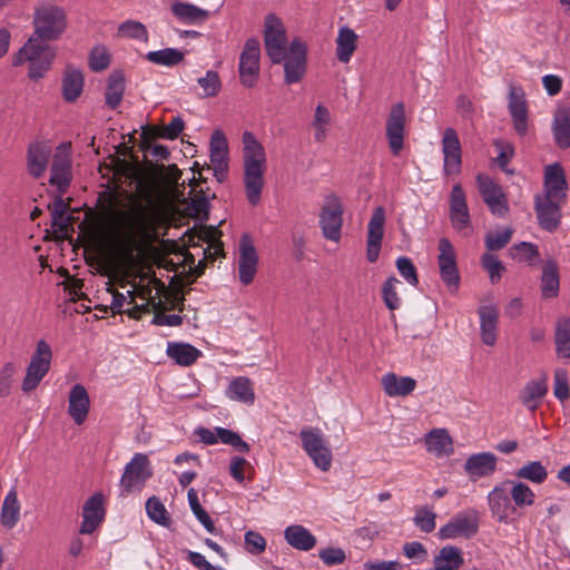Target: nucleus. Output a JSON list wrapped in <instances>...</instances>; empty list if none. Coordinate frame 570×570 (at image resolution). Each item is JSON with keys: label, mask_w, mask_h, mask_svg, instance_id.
Instances as JSON below:
<instances>
[{"label": "nucleus", "mask_w": 570, "mask_h": 570, "mask_svg": "<svg viewBox=\"0 0 570 570\" xmlns=\"http://www.w3.org/2000/svg\"><path fill=\"white\" fill-rule=\"evenodd\" d=\"M118 36L145 42L148 40V32L145 24L136 20H127L120 23L118 27Z\"/></svg>", "instance_id": "50"}, {"label": "nucleus", "mask_w": 570, "mask_h": 570, "mask_svg": "<svg viewBox=\"0 0 570 570\" xmlns=\"http://www.w3.org/2000/svg\"><path fill=\"white\" fill-rule=\"evenodd\" d=\"M553 393H554V396L560 401H564L570 397V389H569V384H568V373L566 370L557 368L554 371Z\"/></svg>", "instance_id": "61"}, {"label": "nucleus", "mask_w": 570, "mask_h": 570, "mask_svg": "<svg viewBox=\"0 0 570 570\" xmlns=\"http://www.w3.org/2000/svg\"><path fill=\"white\" fill-rule=\"evenodd\" d=\"M146 512L149 519L159 525L168 528L171 523L169 513L157 497H151L147 500Z\"/></svg>", "instance_id": "49"}, {"label": "nucleus", "mask_w": 570, "mask_h": 570, "mask_svg": "<svg viewBox=\"0 0 570 570\" xmlns=\"http://www.w3.org/2000/svg\"><path fill=\"white\" fill-rule=\"evenodd\" d=\"M166 353L180 366H190L202 356V352L191 344L178 342H169Z\"/></svg>", "instance_id": "36"}, {"label": "nucleus", "mask_w": 570, "mask_h": 570, "mask_svg": "<svg viewBox=\"0 0 570 570\" xmlns=\"http://www.w3.org/2000/svg\"><path fill=\"white\" fill-rule=\"evenodd\" d=\"M302 448L321 471L326 472L332 466V451L318 428H304L299 432Z\"/></svg>", "instance_id": "5"}, {"label": "nucleus", "mask_w": 570, "mask_h": 570, "mask_svg": "<svg viewBox=\"0 0 570 570\" xmlns=\"http://www.w3.org/2000/svg\"><path fill=\"white\" fill-rule=\"evenodd\" d=\"M197 82L202 87L205 98L217 96L222 89L219 75L214 70H208L204 77L197 79Z\"/></svg>", "instance_id": "55"}, {"label": "nucleus", "mask_w": 570, "mask_h": 570, "mask_svg": "<svg viewBox=\"0 0 570 570\" xmlns=\"http://www.w3.org/2000/svg\"><path fill=\"white\" fill-rule=\"evenodd\" d=\"M481 265L483 269L488 272L492 284H497L505 272V267L502 262L495 255L490 253H485L481 256Z\"/></svg>", "instance_id": "51"}, {"label": "nucleus", "mask_w": 570, "mask_h": 570, "mask_svg": "<svg viewBox=\"0 0 570 570\" xmlns=\"http://www.w3.org/2000/svg\"><path fill=\"white\" fill-rule=\"evenodd\" d=\"M104 495L98 492L91 495L83 504L82 523L79 532L82 534L92 533L104 521Z\"/></svg>", "instance_id": "25"}, {"label": "nucleus", "mask_w": 570, "mask_h": 570, "mask_svg": "<svg viewBox=\"0 0 570 570\" xmlns=\"http://www.w3.org/2000/svg\"><path fill=\"white\" fill-rule=\"evenodd\" d=\"M513 229L505 227L501 232L488 233L484 237V244L489 252H497L504 248L511 240Z\"/></svg>", "instance_id": "52"}, {"label": "nucleus", "mask_w": 570, "mask_h": 570, "mask_svg": "<svg viewBox=\"0 0 570 570\" xmlns=\"http://www.w3.org/2000/svg\"><path fill=\"white\" fill-rule=\"evenodd\" d=\"M51 156V146L43 140H36L29 144L26 154V167L33 179H40L48 167Z\"/></svg>", "instance_id": "18"}, {"label": "nucleus", "mask_w": 570, "mask_h": 570, "mask_svg": "<svg viewBox=\"0 0 570 570\" xmlns=\"http://www.w3.org/2000/svg\"><path fill=\"white\" fill-rule=\"evenodd\" d=\"M343 205L340 198L331 194L326 196L320 213V227L324 238L338 242L343 226Z\"/></svg>", "instance_id": "9"}, {"label": "nucleus", "mask_w": 570, "mask_h": 570, "mask_svg": "<svg viewBox=\"0 0 570 570\" xmlns=\"http://www.w3.org/2000/svg\"><path fill=\"white\" fill-rule=\"evenodd\" d=\"M554 344L557 355L570 360V317L558 320L554 330Z\"/></svg>", "instance_id": "41"}, {"label": "nucleus", "mask_w": 570, "mask_h": 570, "mask_svg": "<svg viewBox=\"0 0 570 570\" xmlns=\"http://www.w3.org/2000/svg\"><path fill=\"white\" fill-rule=\"evenodd\" d=\"M358 36L347 26L338 29L336 37V58L340 62L347 63L357 48Z\"/></svg>", "instance_id": "31"}, {"label": "nucleus", "mask_w": 570, "mask_h": 570, "mask_svg": "<svg viewBox=\"0 0 570 570\" xmlns=\"http://www.w3.org/2000/svg\"><path fill=\"white\" fill-rule=\"evenodd\" d=\"M382 385L385 394L391 397L407 396L414 391L416 381L410 376L399 377L391 372L382 376Z\"/></svg>", "instance_id": "30"}, {"label": "nucleus", "mask_w": 570, "mask_h": 570, "mask_svg": "<svg viewBox=\"0 0 570 570\" xmlns=\"http://www.w3.org/2000/svg\"><path fill=\"white\" fill-rule=\"evenodd\" d=\"M450 220L454 229L463 230L470 227V214L465 194L460 184L452 187L450 194Z\"/></svg>", "instance_id": "24"}, {"label": "nucleus", "mask_w": 570, "mask_h": 570, "mask_svg": "<svg viewBox=\"0 0 570 570\" xmlns=\"http://www.w3.org/2000/svg\"><path fill=\"white\" fill-rule=\"evenodd\" d=\"M20 502L16 488L6 495L0 513V522L6 529H13L20 519Z\"/></svg>", "instance_id": "38"}, {"label": "nucleus", "mask_w": 570, "mask_h": 570, "mask_svg": "<svg viewBox=\"0 0 570 570\" xmlns=\"http://www.w3.org/2000/svg\"><path fill=\"white\" fill-rule=\"evenodd\" d=\"M464 560L460 548L454 546H445L434 558V566L443 570H458L462 567Z\"/></svg>", "instance_id": "42"}, {"label": "nucleus", "mask_w": 570, "mask_h": 570, "mask_svg": "<svg viewBox=\"0 0 570 570\" xmlns=\"http://www.w3.org/2000/svg\"><path fill=\"white\" fill-rule=\"evenodd\" d=\"M488 504L492 515L500 522L507 523L510 515L515 512L508 484H504V481L497 484L488 494Z\"/></svg>", "instance_id": "23"}, {"label": "nucleus", "mask_w": 570, "mask_h": 570, "mask_svg": "<svg viewBox=\"0 0 570 570\" xmlns=\"http://www.w3.org/2000/svg\"><path fill=\"white\" fill-rule=\"evenodd\" d=\"M426 445L429 451H433L436 454H449L453 451L452 440L444 429H436L431 431L426 436Z\"/></svg>", "instance_id": "47"}, {"label": "nucleus", "mask_w": 570, "mask_h": 570, "mask_svg": "<svg viewBox=\"0 0 570 570\" xmlns=\"http://www.w3.org/2000/svg\"><path fill=\"white\" fill-rule=\"evenodd\" d=\"M56 58V49L50 45L39 41L37 38H29L27 42L14 55L13 65L29 63L28 77L31 80H39L51 69Z\"/></svg>", "instance_id": "3"}, {"label": "nucleus", "mask_w": 570, "mask_h": 570, "mask_svg": "<svg viewBox=\"0 0 570 570\" xmlns=\"http://www.w3.org/2000/svg\"><path fill=\"white\" fill-rule=\"evenodd\" d=\"M90 400L87 390L81 384H76L69 393L68 413L76 424H82L89 412Z\"/></svg>", "instance_id": "28"}, {"label": "nucleus", "mask_w": 570, "mask_h": 570, "mask_svg": "<svg viewBox=\"0 0 570 570\" xmlns=\"http://www.w3.org/2000/svg\"><path fill=\"white\" fill-rule=\"evenodd\" d=\"M284 62V81L287 85L301 81L306 71L307 46L299 38H294L286 51Z\"/></svg>", "instance_id": "13"}, {"label": "nucleus", "mask_w": 570, "mask_h": 570, "mask_svg": "<svg viewBox=\"0 0 570 570\" xmlns=\"http://www.w3.org/2000/svg\"><path fill=\"white\" fill-rule=\"evenodd\" d=\"M243 142L245 195L252 206H257L261 203L265 186L266 154L263 145L249 131L244 132Z\"/></svg>", "instance_id": "2"}, {"label": "nucleus", "mask_w": 570, "mask_h": 570, "mask_svg": "<svg viewBox=\"0 0 570 570\" xmlns=\"http://www.w3.org/2000/svg\"><path fill=\"white\" fill-rule=\"evenodd\" d=\"M173 14L181 22L188 24L202 23L209 18V12L193 3L175 1L171 7Z\"/></svg>", "instance_id": "35"}, {"label": "nucleus", "mask_w": 570, "mask_h": 570, "mask_svg": "<svg viewBox=\"0 0 570 570\" xmlns=\"http://www.w3.org/2000/svg\"><path fill=\"white\" fill-rule=\"evenodd\" d=\"M331 112L323 105H317L314 111L312 127L314 129V139L317 142L325 141L331 127Z\"/></svg>", "instance_id": "44"}, {"label": "nucleus", "mask_w": 570, "mask_h": 570, "mask_svg": "<svg viewBox=\"0 0 570 570\" xmlns=\"http://www.w3.org/2000/svg\"><path fill=\"white\" fill-rule=\"evenodd\" d=\"M286 542L301 551H309L316 546V538L299 524L288 525L284 531Z\"/></svg>", "instance_id": "34"}, {"label": "nucleus", "mask_w": 570, "mask_h": 570, "mask_svg": "<svg viewBox=\"0 0 570 570\" xmlns=\"http://www.w3.org/2000/svg\"><path fill=\"white\" fill-rule=\"evenodd\" d=\"M497 456L491 452L470 455L464 463V471L472 479L490 476L497 470Z\"/></svg>", "instance_id": "27"}, {"label": "nucleus", "mask_w": 570, "mask_h": 570, "mask_svg": "<svg viewBox=\"0 0 570 570\" xmlns=\"http://www.w3.org/2000/svg\"><path fill=\"white\" fill-rule=\"evenodd\" d=\"M258 256L248 235H243L239 243V281L243 285H249L257 272Z\"/></svg>", "instance_id": "22"}, {"label": "nucleus", "mask_w": 570, "mask_h": 570, "mask_svg": "<svg viewBox=\"0 0 570 570\" xmlns=\"http://www.w3.org/2000/svg\"><path fill=\"white\" fill-rule=\"evenodd\" d=\"M98 204L102 214L110 220L117 223L120 237L117 239V247L120 252H129L130 247L139 239H145L149 234V222L144 207H139L131 219L122 220L117 215L118 195L112 189H107L98 195Z\"/></svg>", "instance_id": "1"}, {"label": "nucleus", "mask_w": 570, "mask_h": 570, "mask_svg": "<svg viewBox=\"0 0 570 570\" xmlns=\"http://www.w3.org/2000/svg\"><path fill=\"white\" fill-rule=\"evenodd\" d=\"M436 513H434L429 507L423 505L416 509L413 522L414 524L425 533H431L435 529Z\"/></svg>", "instance_id": "53"}, {"label": "nucleus", "mask_w": 570, "mask_h": 570, "mask_svg": "<svg viewBox=\"0 0 570 570\" xmlns=\"http://www.w3.org/2000/svg\"><path fill=\"white\" fill-rule=\"evenodd\" d=\"M83 75L80 70L68 66L62 77V97L68 102H73L83 90Z\"/></svg>", "instance_id": "33"}, {"label": "nucleus", "mask_w": 570, "mask_h": 570, "mask_svg": "<svg viewBox=\"0 0 570 570\" xmlns=\"http://www.w3.org/2000/svg\"><path fill=\"white\" fill-rule=\"evenodd\" d=\"M512 249L517 252L515 256L520 261L528 262L530 265H533L539 258L538 246L532 243L521 242L515 244Z\"/></svg>", "instance_id": "62"}, {"label": "nucleus", "mask_w": 570, "mask_h": 570, "mask_svg": "<svg viewBox=\"0 0 570 570\" xmlns=\"http://www.w3.org/2000/svg\"><path fill=\"white\" fill-rule=\"evenodd\" d=\"M515 476L534 484H542L548 478V470L541 461H530L515 471Z\"/></svg>", "instance_id": "46"}, {"label": "nucleus", "mask_w": 570, "mask_h": 570, "mask_svg": "<svg viewBox=\"0 0 570 570\" xmlns=\"http://www.w3.org/2000/svg\"><path fill=\"white\" fill-rule=\"evenodd\" d=\"M71 142L59 144L52 157L49 184L56 187L60 195L65 194L72 180Z\"/></svg>", "instance_id": "7"}, {"label": "nucleus", "mask_w": 570, "mask_h": 570, "mask_svg": "<svg viewBox=\"0 0 570 570\" xmlns=\"http://www.w3.org/2000/svg\"><path fill=\"white\" fill-rule=\"evenodd\" d=\"M35 31L30 38L48 42L59 39L67 29V17L62 8L43 6L33 14Z\"/></svg>", "instance_id": "4"}, {"label": "nucleus", "mask_w": 570, "mask_h": 570, "mask_svg": "<svg viewBox=\"0 0 570 570\" xmlns=\"http://www.w3.org/2000/svg\"><path fill=\"white\" fill-rule=\"evenodd\" d=\"M478 314L481 340L485 345L493 346L497 342L499 312L494 305H481L478 308Z\"/></svg>", "instance_id": "29"}, {"label": "nucleus", "mask_w": 570, "mask_h": 570, "mask_svg": "<svg viewBox=\"0 0 570 570\" xmlns=\"http://www.w3.org/2000/svg\"><path fill=\"white\" fill-rule=\"evenodd\" d=\"M244 543L246 551L255 556L264 552L266 548L265 538L261 533L253 530H249L245 533Z\"/></svg>", "instance_id": "59"}, {"label": "nucleus", "mask_w": 570, "mask_h": 570, "mask_svg": "<svg viewBox=\"0 0 570 570\" xmlns=\"http://www.w3.org/2000/svg\"><path fill=\"white\" fill-rule=\"evenodd\" d=\"M51 358L52 351L50 345L45 340H40L27 366L26 376L21 385L23 392H31L39 385L50 370Z\"/></svg>", "instance_id": "8"}, {"label": "nucleus", "mask_w": 570, "mask_h": 570, "mask_svg": "<svg viewBox=\"0 0 570 570\" xmlns=\"http://www.w3.org/2000/svg\"><path fill=\"white\" fill-rule=\"evenodd\" d=\"M476 184L483 202L490 200L491 197L501 196V193H503L501 186L489 176L478 175Z\"/></svg>", "instance_id": "57"}, {"label": "nucleus", "mask_w": 570, "mask_h": 570, "mask_svg": "<svg viewBox=\"0 0 570 570\" xmlns=\"http://www.w3.org/2000/svg\"><path fill=\"white\" fill-rule=\"evenodd\" d=\"M187 499H188L190 510L193 511V513L197 518V520L204 525V528L209 533H215L216 532L215 524H214L213 520L210 519V517L208 515V513L206 512V510L202 507V504L198 500V494L194 488H190L188 490Z\"/></svg>", "instance_id": "48"}, {"label": "nucleus", "mask_w": 570, "mask_h": 570, "mask_svg": "<svg viewBox=\"0 0 570 570\" xmlns=\"http://www.w3.org/2000/svg\"><path fill=\"white\" fill-rule=\"evenodd\" d=\"M228 145L225 135L220 130H215L210 137V158L227 157Z\"/></svg>", "instance_id": "63"}, {"label": "nucleus", "mask_w": 570, "mask_h": 570, "mask_svg": "<svg viewBox=\"0 0 570 570\" xmlns=\"http://www.w3.org/2000/svg\"><path fill=\"white\" fill-rule=\"evenodd\" d=\"M396 268L402 277L412 286L419 284L417 271L413 262L405 256H401L396 259Z\"/></svg>", "instance_id": "58"}, {"label": "nucleus", "mask_w": 570, "mask_h": 570, "mask_svg": "<svg viewBox=\"0 0 570 570\" xmlns=\"http://www.w3.org/2000/svg\"><path fill=\"white\" fill-rule=\"evenodd\" d=\"M265 50L275 65L286 57L287 36L283 22L275 14H267L264 23Z\"/></svg>", "instance_id": "6"}, {"label": "nucleus", "mask_w": 570, "mask_h": 570, "mask_svg": "<svg viewBox=\"0 0 570 570\" xmlns=\"http://www.w3.org/2000/svg\"><path fill=\"white\" fill-rule=\"evenodd\" d=\"M439 250L438 262L441 278L451 292H455L460 285V274L451 242L448 238H441L439 240Z\"/></svg>", "instance_id": "16"}, {"label": "nucleus", "mask_w": 570, "mask_h": 570, "mask_svg": "<svg viewBox=\"0 0 570 570\" xmlns=\"http://www.w3.org/2000/svg\"><path fill=\"white\" fill-rule=\"evenodd\" d=\"M508 484L512 504L518 508L531 507L534 503L535 494L532 489L519 480H504Z\"/></svg>", "instance_id": "40"}, {"label": "nucleus", "mask_w": 570, "mask_h": 570, "mask_svg": "<svg viewBox=\"0 0 570 570\" xmlns=\"http://www.w3.org/2000/svg\"><path fill=\"white\" fill-rule=\"evenodd\" d=\"M405 124L404 104L397 102L392 106L386 119V138L394 156H397L404 147Z\"/></svg>", "instance_id": "14"}, {"label": "nucleus", "mask_w": 570, "mask_h": 570, "mask_svg": "<svg viewBox=\"0 0 570 570\" xmlns=\"http://www.w3.org/2000/svg\"><path fill=\"white\" fill-rule=\"evenodd\" d=\"M185 52L176 48H165L157 51H149L146 59L155 65L175 67L183 62Z\"/></svg>", "instance_id": "45"}, {"label": "nucleus", "mask_w": 570, "mask_h": 570, "mask_svg": "<svg viewBox=\"0 0 570 570\" xmlns=\"http://www.w3.org/2000/svg\"><path fill=\"white\" fill-rule=\"evenodd\" d=\"M508 109L511 116L513 128L519 136L528 132V105L524 90L521 87H510Z\"/></svg>", "instance_id": "19"}, {"label": "nucleus", "mask_w": 570, "mask_h": 570, "mask_svg": "<svg viewBox=\"0 0 570 570\" xmlns=\"http://www.w3.org/2000/svg\"><path fill=\"white\" fill-rule=\"evenodd\" d=\"M261 46L256 38H249L243 48L239 57V79L244 87L252 88L259 77Z\"/></svg>", "instance_id": "11"}, {"label": "nucleus", "mask_w": 570, "mask_h": 570, "mask_svg": "<svg viewBox=\"0 0 570 570\" xmlns=\"http://www.w3.org/2000/svg\"><path fill=\"white\" fill-rule=\"evenodd\" d=\"M560 286L559 268L556 261H548L542 268L541 293L543 298L558 296Z\"/></svg>", "instance_id": "39"}, {"label": "nucleus", "mask_w": 570, "mask_h": 570, "mask_svg": "<svg viewBox=\"0 0 570 570\" xmlns=\"http://www.w3.org/2000/svg\"><path fill=\"white\" fill-rule=\"evenodd\" d=\"M397 284H400V281L396 277L391 276L384 282L382 286L383 302L391 311L397 309L401 306V299L396 293Z\"/></svg>", "instance_id": "54"}, {"label": "nucleus", "mask_w": 570, "mask_h": 570, "mask_svg": "<svg viewBox=\"0 0 570 570\" xmlns=\"http://www.w3.org/2000/svg\"><path fill=\"white\" fill-rule=\"evenodd\" d=\"M479 513L474 509L460 512L439 529L438 535L442 540L464 538L471 539L479 531Z\"/></svg>", "instance_id": "10"}, {"label": "nucleus", "mask_w": 570, "mask_h": 570, "mask_svg": "<svg viewBox=\"0 0 570 570\" xmlns=\"http://www.w3.org/2000/svg\"><path fill=\"white\" fill-rule=\"evenodd\" d=\"M110 63V55L105 46H96L89 55V67L91 70L99 72L108 68Z\"/></svg>", "instance_id": "56"}, {"label": "nucleus", "mask_w": 570, "mask_h": 570, "mask_svg": "<svg viewBox=\"0 0 570 570\" xmlns=\"http://www.w3.org/2000/svg\"><path fill=\"white\" fill-rule=\"evenodd\" d=\"M385 219V209L382 206L374 208L367 224L366 258L370 263H375L380 256Z\"/></svg>", "instance_id": "17"}, {"label": "nucleus", "mask_w": 570, "mask_h": 570, "mask_svg": "<svg viewBox=\"0 0 570 570\" xmlns=\"http://www.w3.org/2000/svg\"><path fill=\"white\" fill-rule=\"evenodd\" d=\"M125 92V78L121 72H112L108 78V83L105 92L106 105L116 109L121 100Z\"/></svg>", "instance_id": "43"}, {"label": "nucleus", "mask_w": 570, "mask_h": 570, "mask_svg": "<svg viewBox=\"0 0 570 570\" xmlns=\"http://www.w3.org/2000/svg\"><path fill=\"white\" fill-rule=\"evenodd\" d=\"M443 171L445 176L459 175L462 165V148L455 129L449 127L442 137Z\"/></svg>", "instance_id": "15"}, {"label": "nucleus", "mask_w": 570, "mask_h": 570, "mask_svg": "<svg viewBox=\"0 0 570 570\" xmlns=\"http://www.w3.org/2000/svg\"><path fill=\"white\" fill-rule=\"evenodd\" d=\"M543 198L564 202L567 199L568 183L562 166L559 163L548 165L544 169Z\"/></svg>", "instance_id": "21"}, {"label": "nucleus", "mask_w": 570, "mask_h": 570, "mask_svg": "<svg viewBox=\"0 0 570 570\" xmlns=\"http://www.w3.org/2000/svg\"><path fill=\"white\" fill-rule=\"evenodd\" d=\"M556 199L543 198L541 195L534 197V209L539 226L547 232H554L561 222V204Z\"/></svg>", "instance_id": "20"}, {"label": "nucleus", "mask_w": 570, "mask_h": 570, "mask_svg": "<svg viewBox=\"0 0 570 570\" xmlns=\"http://www.w3.org/2000/svg\"><path fill=\"white\" fill-rule=\"evenodd\" d=\"M16 372L17 366L12 362H8L2 366L0 371V397H6L10 394Z\"/></svg>", "instance_id": "60"}, {"label": "nucleus", "mask_w": 570, "mask_h": 570, "mask_svg": "<svg viewBox=\"0 0 570 570\" xmlns=\"http://www.w3.org/2000/svg\"><path fill=\"white\" fill-rule=\"evenodd\" d=\"M320 558L326 566H336L345 561V552L341 548H326L320 551Z\"/></svg>", "instance_id": "64"}, {"label": "nucleus", "mask_w": 570, "mask_h": 570, "mask_svg": "<svg viewBox=\"0 0 570 570\" xmlns=\"http://www.w3.org/2000/svg\"><path fill=\"white\" fill-rule=\"evenodd\" d=\"M548 393V375L542 373L540 377L525 383L519 393L521 404L531 412H535L543 397Z\"/></svg>", "instance_id": "26"}, {"label": "nucleus", "mask_w": 570, "mask_h": 570, "mask_svg": "<svg viewBox=\"0 0 570 570\" xmlns=\"http://www.w3.org/2000/svg\"><path fill=\"white\" fill-rule=\"evenodd\" d=\"M226 396L232 401L253 404L255 402V392L253 383L248 377L238 376L234 379L226 389Z\"/></svg>", "instance_id": "37"}, {"label": "nucleus", "mask_w": 570, "mask_h": 570, "mask_svg": "<svg viewBox=\"0 0 570 570\" xmlns=\"http://www.w3.org/2000/svg\"><path fill=\"white\" fill-rule=\"evenodd\" d=\"M151 474L153 471L148 456L142 453H136L130 462L126 464L120 479L122 492L130 493L134 490H141Z\"/></svg>", "instance_id": "12"}, {"label": "nucleus", "mask_w": 570, "mask_h": 570, "mask_svg": "<svg viewBox=\"0 0 570 570\" xmlns=\"http://www.w3.org/2000/svg\"><path fill=\"white\" fill-rule=\"evenodd\" d=\"M552 132L559 148H570V108H560L556 111L552 121Z\"/></svg>", "instance_id": "32"}]
</instances>
